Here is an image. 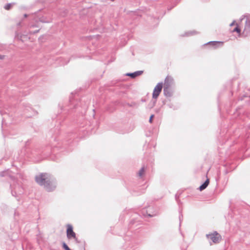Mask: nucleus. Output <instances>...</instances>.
Listing matches in <instances>:
<instances>
[{
    "label": "nucleus",
    "mask_w": 250,
    "mask_h": 250,
    "mask_svg": "<svg viewBox=\"0 0 250 250\" xmlns=\"http://www.w3.org/2000/svg\"><path fill=\"white\" fill-rule=\"evenodd\" d=\"M35 181L39 185H43L48 191H52L56 188L55 184L48 179L46 173H41L36 176Z\"/></svg>",
    "instance_id": "f257e3e1"
},
{
    "label": "nucleus",
    "mask_w": 250,
    "mask_h": 250,
    "mask_svg": "<svg viewBox=\"0 0 250 250\" xmlns=\"http://www.w3.org/2000/svg\"><path fill=\"white\" fill-rule=\"evenodd\" d=\"M207 237L215 244L219 243L222 239L221 236L216 231L207 234Z\"/></svg>",
    "instance_id": "f03ea898"
},
{
    "label": "nucleus",
    "mask_w": 250,
    "mask_h": 250,
    "mask_svg": "<svg viewBox=\"0 0 250 250\" xmlns=\"http://www.w3.org/2000/svg\"><path fill=\"white\" fill-rule=\"evenodd\" d=\"M163 88V83H158L156 86L154 87L153 93L152 98L156 99L159 96L160 93L162 91Z\"/></svg>",
    "instance_id": "7ed1b4c3"
},
{
    "label": "nucleus",
    "mask_w": 250,
    "mask_h": 250,
    "mask_svg": "<svg viewBox=\"0 0 250 250\" xmlns=\"http://www.w3.org/2000/svg\"><path fill=\"white\" fill-rule=\"evenodd\" d=\"M67 237L68 239L72 238L76 239V234L73 230L72 226L70 225L67 226Z\"/></svg>",
    "instance_id": "20e7f679"
},
{
    "label": "nucleus",
    "mask_w": 250,
    "mask_h": 250,
    "mask_svg": "<svg viewBox=\"0 0 250 250\" xmlns=\"http://www.w3.org/2000/svg\"><path fill=\"white\" fill-rule=\"evenodd\" d=\"M243 34L245 36H250V18L247 19Z\"/></svg>",
    "instance_id": "39448f33"
},
{
    "label": "nucleus",
    "mask_w": 250,
    "mask_h": 250,
    "mask_svg": "<svg viewBox=\"0 0 250 250\" xmlns=\"http://www.w3.org/2000/svg\"><path fill=\"white\" fill-rule=\"evenodd\" d=\"M143 73V71H138L132 73H127V76H130L132 78H135V77L140 76Z\"/></svg>",
    "instance_id": "423d86ee"
},
{
    "label": "nucleus",
    "mask_w": 250,
    "mask_h": 250,
    "mask_svg": "<svg viewBox=\"0 0 250 250\" xmlns=\"http://www.w3.org/2000/svg\"><path fill=\"white\" fill-rule=\"evenodd\" d=\"M172 82V79L170 77H167L165 80L164 82V86L165 88H168V86L170 85L171 83Z\"/></svg>",
    "instance_id": "0eeeda50"
},
{
    "label": "nucleus",
    "mask_w": 250,
    "mask_h": 250,
    "mask_svg": "<svg viewBox=\"0 0 250 250\" xmlns=\"http://www.w3.org/2000/svg\"><path fill=\"white\" fill-rule=\"evenodd\" d=\"M209 183V180L208 179H207L206 181L205 182V183L199 187L200 190L202 191L205 189L208 185Z\"/></svg>",
    "instance_id": "6e6552de"
},
{
    "label": "nucleus",
    "mask_w": 250,
    "mask_h": 250,
    "mask_svg": "<svg viewBox=\"0 0 250 250\" xmlns=\"http://www.w3.org/2000/svg\"><path fill=\"white\" fill-rule=\"evenodd\" d=\"M223 42H209L208 44L212 46H218L220 45H222L223 44Z\"/></svg>",
    "instance_id": "1a4fd4ad"
},
{
    "label": "nucleus",
    "mask_w": 250,
    "mask_h": 250,
    "mask_svg": "<svg viewBox=\"0 0 250 250\" xmlns=\"http://www.w3.org/2000/svg\"><path fill=\"white\" fill-rule=\"evenodd\" d=\"M145 169L144 167H142L139 171L138 172V175L139 177H142L144 174H145Z\"/></svg>",
    "instance_id": "9d476101"
},
{
    "label": "nucleus",
    "mask_w": 250,
    "mask_h": 250,
    "mask_svg": "<svg viewBox=\"0 0 250 250\" xmlns=\"http://www.w3.org/2000/svg\"><path fill=\"white\" fill-rule=\"evenodd\" d=\"M232 32H237L238 34H240V32H241V29L239 28L237 24H236V26L235 27V28L232 30Z\"/></svg>",
    "instance_id": "9b49d317"
},
{
    "label": "nucleus",
    "mask_w": 250,
    "mask_h": 250,
    "mask_svg": "<svg viewBox=\"0 0 250 250\" xmlns=\"http://www.w3.org/2000/svg\"><path fill=\"white\" fill-rule=\"evenodd\" d=\"M12 7V4L11 3H8V4H7L5 5L4 6V8L6 9V10H9L10 9V8Z\"/></svg>",
    "instance_id": "f8f14e48"
},
{
    "label": "nucleus",
    "mask_w": 250,
    "mask_h": 250,
    "mask_svg": "<svg viewBox=\"0 0 250 250\" xmlns=\"http://www.w3.org/2000/svg\"><path fill=\"white\" fill-rule=\"evenodd\" d=\"M62 247L65 250H71L65 243H63Z\"/></svg>",
    "instance_id": "ddd939ff"
},
{
    "label": "nucleus",
    "mask_w": 250,
    "mask_h": 250,
    "mask_svg": "<svg viewBox=\"0 0 250 250\" xmlns=\"http://www.w3.org/2000/svg\"><path fill=\"white\" fill-rule=\"evenodd\" d=\"M154 117V115H151L150 117L149 122L151 123L152 122V120Z\"/></svg>",
    "instance_id": "4468645a"
},
{
    "label": "nucleus",
    "mask_w": 250,
    "mask_h": 250,
    "mask_svg": "<svg viewBox=\"0 0 250 250\" xmlns=\"http://www.w3.org/2000/svg\"><path fill=\"white\" fill-rule=\"evenodd\" d=\"M4 58V56H1V55H0V60H2Z\"/></svg>",
    "instance_id": "2eb2a0df"
},
{
    "label": "nucleus",
    "mask_w": 250,
    "mask_h": 250,
    "mask_svg": "<svg viewBox=\"0 0 250 250\" xmlns=\"http://www.w3.org/2000/svg\"><path fill=\"white\" fill-rule=\"evenodd\" d=\"M234 24H235V22L234 21V22H233L232 23H231L230 24V26H232V25H234Z\"/></svg>",
    "instance_id": "dca6fc26"
},
{
    "label": "nucleus",
    "mask_w": 250,
    "mask_h": 250,
    "mask_svg": "<svg viewBox=\"0 0 250 250\" xmlns=\"http://www.w3.org/2000/svg\"><path fill=\"white\" fill-rule=\"evenodd\" d=\"M111 1H114V0H111Z\"/></svg>",
    "instance_id": "f3484780"
}]
</instances>
